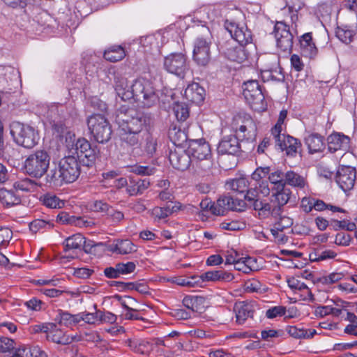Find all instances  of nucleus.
<instances>
[{"instance_id":"f257e3e1","label":"nucleus","mask_w":357,"mask_h":357,"mask_svg":"<svg viewBox=\"0 0 357 357\" xmlns=\"http://www.w3.org/2000/svg\"><path fill=\"white\" fill-rule=\"evenodd\" d=\"M115 90L121 100L134 99L144 107L155 105L159 99L153 81L145 77L136 79L130 86L126 78L117 77L115 81Z\"/></svg>"},{"instance_id":"f03ea898","label":"nucleus","mask_w":357,"mask_h":357,"mask_svg":"<svg viewBox=\"0 0 357 357\" xmlns=\"http://www.w3.org/2000/svg\"><path fill=\"white\" fill-rule=\"evenodd\" d=\"M151 119L149 115L136 111L134 109L121 108L116 117L119 129L123 131H135L140 133L150 126Z\"/></svg>"},{"instance_id":"7ed1b4c3","label":"nucleus","mask_w":357,"mask_h":357,"mask_svg":"<svg viewBox=\"0 0 357 357\" xmlns=\"http://www.w3.org/2000/svg\"><path fill=\"white\" fill-rule=\"evenodd\" d=\"M50 157L47 151H36L30 154L24 160V169L31 177L41 178L47 171Z\"/></svg>"},{"instance_id":"20e7f679","label":"nucleus","mask_w":357,"mask_h":357,"mask_svg":"<svg viewBox=\"0 0 357 357\" xmlns=\"http://www.w3.org/2000/svg\"><path fill=\"white\" fill-rule=\"evenodd\" d=\"M86 123L91 137L97 142L104 144L111 139L112 127L105 116L93 114L88 117Z\"/></svg>"},{"instance_id":"39448f33","label":"nucleus","mask_w":357,"mask_h":357,"mask_svg":"<svg viewBox=\"0 0 357 357\" xmlns=\"http://www.w3.org/2000/svg\"><path fill=\"white\" fill-rule=\"evenodd\" d=\"M10 134L16 144L26 149L33 148L39 140L38 133L34 128L20 122L12 124Z\"/></svg>"},{"instance_id":"423d86ee","label":"nucleus","mask_w":357,"mask_h":357,"mask_svg":"<svg viewBox=\"0 0 357 357\" xmlns=\"http://www.w3.org/2000/svg\"><path fill=\"white\" fill-rule=\"evenodd\" d=\"M243 96L252 109L261 112L266 109L264 95L257 80H249L243 84Z\"/></svg>"},{"instance_id":"0eeeda50","label":"nucleus","mask_w":357,"mask_h":357,"mask_svg":"<svg viewBox=\"0 0 357 357\" xmlns=\"http://www.w3.org/2000/svg\"><path fill=\"white\" fill-rule=\"evenodd\" d=\"M270 171V167H260L255 169L251 176L252 180L255 181V183L251 184V188L248 190L245 197L254 199L258 195H269L271 189L268 186V182L264 178L268 176Z\"/></svg>"},{"instance_id":"6e6552de","label":"nucleus","mask_w":357,"mask_h":357,"mask_svg":"<svg viewBox=\"0 0 357 357\" xmlns=\"http://www.w3.org/2000/svg\"><path fill=\"white\" fill-rule=\"evenodd\" d=\"M187 149L191 158L206 162V164L204 167L202 166H200V167L204 170L211 167L212 162L210 160L211 156V147L204 139H190Z\"/></svg>"},{"instance_id":"1a4fd4ad","label":"nucleus","mask_w":357,"mask_h":357,"mask_svg":"<svg viewBox=\"0 0 357 357\" xmlns=\"http://www.w3.org/2000/svg\"><path fill=\"white\" fill-rule=\"evenodd\" d=\"M206 35L198 37L194 43L193 59L199 65L206 66L211 60L210 45L211 36L208 29H205Z\"/></svg>"},{"instance_id":"9d476101","label":"nucleus","mask_w":357,"mask_h":357,"mask_svg":"<svg viewBox=\"0 0 357 357\" xmlns=\"http://www.w3.org/2000/svg\"><path fill=\"white\" fill-rule=\"evenodd\" d=\"M164 68L169 73L183 78L189 71L187 56L183 53H172L164 59Z\"/></svg>"},{"instance_id":"9b49d317","label":"nucleus","mask_w":357,"mask_h":357,"mask_svg":"<svg viewBox=\"0 0 357 357\" xmlns=\"http://www.w3.org/2000/svg\"><path fill=\"white\" fill-rule=\"evenodd\" d=\"M73 154L77 155L84 165L91 166L96 158V151L91 146V143L85 138H79L72 149Z\"/></svg>"},{"instance_id":"f8f14e48","label":"nucleus","mask_w":357,"mask_h":357,"mask_svg":"<svg viewBox=\"0 0 357 357\" xmlns=\"http://www.w3.org/2000/svg\"><path fill=\"white\" fill-rule=\"evenodd\" d=\"M236 123L239 126L235 127L237 137L246 140H254L257 135V126L249 115L238 116L235 118Z\"/></svg>"},{"instance_id":"ddd939ff","label":"nucleus","mask_w":357,"mask_h":357,"mask_svg":"<svg viewBox=\"0 0 357 357\" xmlns=\"http://www.w3.org/2000/svg\"><path fill=\"white\" fill-rule=\"evenodd\" d=\"M277 46L284 52H290L293 47V35L283 22H277L274 27Z\"/></svg>"},{"instance_id":"4468645a","label":"nucleus","mask_w":357,"mask_h":357,"mask_svg":"<svg viewBox=\"0 0 357 357\" xmlns=\"http://www.w3.org/2000/svg\"><path fill=\"white\" fill-rule=\"evenodd\" d=\"M356 178V169L350 166L340 167L335 176L336 183L344 192L354 188Z\"/></svg>"},{"instance_id":"2eb2a0df","label":"nucleus","mask_w":357,"mask_h":357,"mask_svg":"<svg viewBox=\"0 0 357 357\" xmlns=\"http://www.w3.org/2000/svg\"><path fill=\"white\" fill-rule=\"evenodd\" d=\"M59 166L63 172L66 183H73L80 174L79 165L75 156H68L62 159Z\"/></svg>"},{"instance_id":"dca6fc26","label":"nucleus","mask_w":357,"mask_h":357,"mask_svg":"<svg viewBox=\"0 0 357 357\" xmlns=\"http://www.w3.org/2000/svg\"><path fill=\"white\" fill-rule=\"evenodd\" d=\"M275 146H278L282 151H285L287 155L294 157L298 152L301 149L300 142L289 135L279 133L274 135Z\"/></svg>"},{"instance_id":"f3484780","label":"nucleus","mask_w":357,"mask_h":357,"mask_svg":"<svg viewBox=\"0 0 357 357\" xmlns=\"http://www.w3.org/2000/svg\"><path fill=\"white\" fill-rule=\"evenodd\" d=\"M265 197L266 196L262 195H258L254 199L248 197H245V199L251 203L255 211H259V215L260 217L264 218L271 215L272 216L277 218L278 215H280V208H276L275 206L272 207L270 203L264 201L262 198Z\"/></svg>"},{"instance_id":"a211bd4d","label":"nucleus","mask_w":357,"mask_h":357,"mask_svg":"<svg viewBox=\"0 0 357 357\" xmlns=\"http://www.w3.org/2000/svg\"><path fill=\"white\" fill-rule=\"evenodd\" d=\"M169 159L173 167L181 171L187 169L191 161V157L190 154H188V149L184 151L181 148L171 151Z\"/></svg>"},{"instance_id":"6ab92c4d","label":"nucleus","mask_w":357,"mask_h":357,"mask_svg":"<svg viewBox=\"0 0 357 357\" xmlns=\"http://www.w3.org/2000/svg\"><path fill=\"white\" fill-rule=\"evenodd\" d=\"M217 151L220 155H237L241 151L238 137L234 135L224 137L219 142Z\"/></svg>"},{"instance_id":"aec40b11","label":"nucleus","mask_w":357,"mask_h":357,"mask_svg":"<svg viewBox=\"0 0 357 357\" xmlns=\"http://www.w3.org/2000/svg\"><path fill=\"white\" fill-rule=\"evenodd\" d=\"M232 38L241 45H246L251 43V32L244 26H239L235 23H230L226 26Z\"/></svg>"},{"instance_id":"412c9836","label":"nucleus","mask_w":357,"mask_h":357,"mask_svg":"<svg viewBox=\"0 0 357 357\" xmlns=\"http://www.w3.org/2000/svg\"><path fill=\"white\" fill-rule=\"evenodd\" d=\"M327 142L329 151L334 153L339 150L347 151L349 148L350 138L344 134L335 132L328 137Z\"/></svg>"},{"instance_id":"4be33fe9","label":"nucleus","mask_w":357,"mask_h":357,"mask_svg":"<svg viewBox=\"0 0 357 357\" xmlns=\"http://www.w3.org/2000/svg\"><path fill=\"white\" fill-rule=\"evenodd\" d=\"M93 246L92 241L86 242L85 238L82 234H76L66 238L64 251L68 252L73 250H81L83 248L86 252H88L89 248H91Z\"/></svg>"},{"instance_id":"5701e85b","label":"nucleus","mask_w":357,"mask_h":357,"mask_svg":"<svg viewBox=\"0 0 357 357\" xmlns=\"http://www.w3.org/2000/svg\"><path fill=\"white\" fill-rule=\"evenodd\" d=\"M184 96L189 101L199 104L204 100L205 90L198 83L193 82L186 87Z\"/></svg>"},{"instance_id":"b1692460","label":"nucleus","mask_w":357,"mask_h":357,"mask_svg":"<svg viewBox=\"0 0 357 357\" xmlns=\"http://www.w3.org/2000/svg\"><path fill=\"white\" fill-rule=\"evenodd\" d=\"M149 185L150 181L148 178L140 179L130 177L126 190L130 196H137L142 195Z\"/></svg>"},{"instance_id":"393cba45","label":"nucleus","mask_w":357,"mask_h":357,"mask_svg":"<svg viewBox=\"0 0 357 357\" xmlns=\"http://www.w3.org/2000/svg\"><path fill=\"white\" fill-rule=\"evenodd\" d=\"M229 47L227 48L225 52L228 59L237 63H242L247 59L248 54L243 45L229 44Z\"/></svg>"},{"instance_id":"a878e982","label":"nucleus","mask_w":357,"mask_h":357,"mask_svg":"<svg viewBox=\"0 0 357 357\" xmlns=\"http://www.w3.org/2000/svg\"><path fill=\"white\" fill-rule=\"evenodd\" d=\"M234 310L238 324H243L248 317H252L253 315L252 306L245 302L235 303Z\"/></svg>"},{"instance_id":"bb28decb","label":"nucleus","mask_w":357,"mask_h":357,"mask_svg":"<svg viewBox=\"0 0 357 357\" xmlns=\"http://www.w3.org/2000/svg\"><path fill=\"white\" fill-rule=\"evenodd\" d=\"M169 137L173 144L178 148L188 146L189 140L187 134L184 130H182L176 126L169 129Z\"/></svg>"},{"instance_id":"cd10ccee","label":"nucleus","mask_w":357,"mask_h":357,"mask_svg":"<svg viewBox=\"0 0 357 357\" xmlns=\"http://www.w3.org/2000/svg\"><path fill=\"white\" fill-rule=\"evenodd\" d=\"M217 17V11L211 7L201 8L195 13L194 18L205 26L208 22L215 21Z\"/></svg>"},{"instance_id":"c85d7f7f","label":"nucleus","mask_w":357,"mask_h":357,"mask_svg":"<svg viewBox=\"0 0 357 357\" xmlns=\"http://www.w3.org/2000/svg\"><path fill=\"white\" fill-rule=\"evenodd\" d=\"M301 47L303 53L310 58H313L317 55V49L312 42V37L310 33L303 35L300 40Z\"/></svg>"},{"instance_id":"c756f323","label":"nucleus","mask_w":357,"mask_h":357,"mask_svg":"<svg viewBox=\"0 0 357 357\" xmlns=\"http://www.w3.org/2000/svg\"><path fill=\"white\" fill-rule=\"evenodd\" d=\"M0 201L6 207H10L20 204L21 198L13 190L1 188Z\"/></svg>"},{"instance_id":"7c9ffc66","label":"nucleus","mask_w":357,"mask_h":357,"mask_svg":"<svg viewBox=\"0 0 357 357\" xmlns=\"http://www.w3.org/2000/svg\"><path fill=\"white\" fill-rule=\"evenodd\" d=\"M103 56L107 61L117 62L126 56V52L122 46L114 45L105 50Z\"/></svg>"},{"instance_id":"2f4dec72","label":"nucleus","mask_w":357,"mask_h":357,"mask_svg":"<svg viewBox=\"0 0 357 357\" xmlns=\"http://www.w3.org/2000/svg\"><path fill=\"white\" fill-rule=\"evenodd\" d=\"M305 144L310 153L321 152L324 149V138L318 134H311L305 138Z\"/></svg>"},{"instance_id":"473e14b6","label":"nucleus","mask_w":357,"mask_h":357,"mask_svg":"<svg viewBox=\"0 0 357 357\" xmlns=\"http://www.w3.org/2000/svg\"><path fill=\"white\" fill-rule=\"evenodd\" d=\"M205 281H231L234 277L230 273L222 270H213L203 273Z\"/></svg>"},{"instance_id":"72a5a7b5","label":"nucleus","mask_w":357,"mask_h":357,"mask_svg":"<svg viewBox=\"0 0 357 357\" xmlns=\"http://www.w3.org/2000/svg\"><path fill=\"white\" fill-rule=\"evenodd\" d=\"M289 199V190L283 188L282 190L275 189L272 191V196L271 202L275 204L276 208H280V213L281 208L284 206Z\"/></svg>"},{"instance_id":"f704fd0d","label":"nucleus","mask_w":357,"mask_h":357,"mask_svg":"<svg viewBox=\"0 0 357 357\" xmlns=\"http://www.w3.org/2000/svg\"><path fill=\"white\" fill-rule=\"evenodd\" d=\"M355 35L356 29L347 25L337 26L335 29L336 37L345 44L352 42Z\"/></svg>"},{"instance_id":"c9c22d12","label":"nucleus","mask_w":357,"mask_h":357,"mask_svg":"<svg viewBox=\"0 0 357 357\" xmlns=\"http://www.w3.org/2000/svg\"><path fill=\"white\" fill-rule=\"evenodd\" d=\"M46 180L50 185L54 188L60 187L66 183L65 178L59 165L58 167L50 169L47 174Z\"/></svg>"},{"instance_id":"e433bc0d","label":"nucleus","mask_w":357,"mask_h":357,"mask_svg":"<svg viewBox=\"0 0 357 357\" xmlns=\"http://www.w3.org/2000/svg\"><path fill=\"white\" fill-rule=\"evenodd\" d=\"M46 337L48 340L63 345L69 344L74 340L73 337L66 336L61 330L58 329L56 325L52 332L47 335Z\"/></svg>"},{"instance_id":"4c0bfd02","label":"nucleus","mask_w":357,"mask_h":357,"mask_svg":"<svg viewBox=\"0 0 357 357\" xmlns=\"http://www.w3.org/2000/svg\"><path fill=\"white\" fill-rule=\"evenodd\" d=\"M269 182L273 185L271 190L274 191L275 189L282 190L285 187V173L280 169H275L273 172L270 171L268 174Z\"/></svg>"},{"instance_id":"58836bf2","label":"nucleus","mask_w":357,"mask_h":357,"mask_svg":"<svg viewBox=\"0 0 357 357\" xmlns=\"http://www.w3.org/2000/svg\"><path fill=\"white\" fill-rule=\"evenodd\" d=\"M286 185L302 189L305 186L306 181L303 176L290 170L285 173V185Z\"/></svg>"},{"instance_id":"ea45409f","label":"nucleus","mask_w":357,"mask_h":357,"mask_svg":"<svg viewBox=\"0 0 357 357\" xmlns=\"http://www.w3.org/2000/svg\"><path fill=\"white\" fill-rule=\"evenodd\" d=\"M279 219L275 222L273 228L271 229V234L275 237H278L280 232H282L284 229L291 227L293 225V220L286 215H279Z\"/></svg>"},{"instance_id":"a19ab883","label":"nucleus","mask_w":357,"mask_h":357,"mask_svg":"<svg viewBox=\"0 0 357 357\" xmlns=\"http://www.w3.org/2000/svg\"><path fill=\"white\" fill-rule=\"evenodd\" d=\"M79 314H71L67 312L59 310L55 321L60 325L70 327L78 324Z\"/></svg>"},{"instance_id":"79ce46f5","label":"nucleus","mask_w":357,"mask_h":357,"mask_svg":"<svg viewBox=\"0 0 357 357\" xmlns=\"http://www.w3.org/2000/svg\"><path fill=\"white\" fill-rule=\"evenodd\" d=\"M287 282L288 286L291 289L298 291H306L307 298H305L304 300H307L309 301H314V295L312 294V291L309 289L308 287L304 282H301L300 280L294 277L288 278Z\"/></svg>"},{"instance_id":"37998d69","label":"nucleus","mask_w":357,"mask_h":357,"mask_svg":"<svg viewBox=\"0 0 357 357\" xmlns=\"http://www.w3.org/2000/svg\"><path fill=\"white\" fill-rule=\"evenodd\" d=\"M286 331L290 336L297 339L312 337L316 333L315 330L309 331L308 332L307 330L304 328L297 326H288L286 328Z\"/></svg>"},{"instance_id":"c03bdc74","label":"nucleus","mask_w":357,"mask_h":357,"mask_svg":"<svg viewBox=\"0 0 357 357\" xmlns=\"http://www.w3.org/2000/svg\"><path fill=\"white\" fill-rule=\"evenodd\" d=\"M248 185L249 182L243 177L232 179L226 183L227 189L239 193L248 192L249 190L248 189Z\"/></svg>"},{"instance_id":"a18cd8bd","label":"nucleus","mask_w":357,"mask_h":357,"mask_svg":"<svg viewBox=\"0 0 357 357\" xmlns=\"http://www.w3.org/2000/svg\"><path fill=\"white\" fill-rule=\"evenodd\" d=\"M232 197L224 196L219 198L215 203V208H213V215H223L226 210H231Z\"/></svg>"},{"instance_id":"49530a36","label":"nucleus","mask_w":357,"mask_h":357,"mask_svg":"<svg viewBox=\"0 0 357 357\" xmlns=\"http://www.w3.org/2000/svg\"><path fill=\"white\" fill-rule=\"evenodd\" d=\"M139 134L135 131H123L120 130V139L127 146H138L140 143Z\"/></svg>"},{"instance_id":"de8ad7c7","label":"nucleus","mask_w":357,"mask_h":357,"mask_svg":"<svg viewBox=\"0 0 357 357\" xmlns=\"http://www.w3.org/2000/svg\"><path fill=\"white\" fill-rule=\"evenodd\" d=\"M13 187L15 192H33L36 188V183L29 178H25L15 181Z\"/></svg>"},{"instance_id":"09e8293b","label":"nucleus","mask_w":357,"mask_h":357,"mask_svg":"<svg viewBox=\"0 0 357 357\" xmlns=\"http://www.w3.org/2000/svg\"><path fill=\"white\" fill-rule=\"evenodd\" d=\"M115 250L121 255H127L137 251V246L129 239L121 240L117 242Z\"/></svg>"},{"instance_id":"8fccbe9b","label":"nucleus","mask_w":357,"mask_h":357,"mask_svg":"<svg viewBox=\"0 0 357 357\" xmlns=\"http://www.w3.org/2000/svg\"><path fill=\"white\" fill-rule=\"evenodd\" d=\"M43 204L50 208H61L64 206L63 200L52 194H46L42 198Z\"/></svg>"},{"instance_id":"3c124183","label":"nucleus","mask_w":357,"mask_h":357,"mask_svg":"<svg viewBox=\"0 0 357 357\" xmlns=\"http://www.w3.org/2000/svg\"><path fill=\"white\" fill-rule=\"evenodd\" d=\"M173 111L176 118L179 121H185L189 116V109L185 103L175 102Z\"/></svg>"},{"instance_id":"603ef678","label":"nucleus","mask_w":357,"mask_h":357,"mask_svg":"<svg viewBox=\"0 0 357 357\" xmlns=\"http://www.w3.org/2000/svg\"><path fill=\"white\" fill-rule=\"evenodd\" d=\"M204 298L202 296H185L183 300V303L185 307L191 312H197L199 310L198 305L202 304Z\"/></svg>"},{"instance_id":"864d4df0","label":"nucleus","mask_w":357,"mask_h":357,"mask_svg":"<svg viewBox=\"0 0 357 357\" xmlns=\"http://www.w3.org/2000/svg\"><path fill=\"white\" fill-rule=\"evenodd\" d=\"M174 206L168 204L163 207H155L152 210V215L158 220L165 219L174 212Z\"/></svg>"},{"instance_id":"5fc2aeb1","label":"nucleus","mask_w":357,"mask_h":357,"mask_svg":"<svg viewBox=\"0 0 357 357\" xmlns=\"http://www.w3.org/2000/svg\"><path fill=\"white\" fill-rule=\"evenodd\" d=\"M245 227V222L237 220H226L220 224V228H222V229L229 231L241 230L244 229Z\"/></svg>"},{"instance_id":"6e6d98bb","label":"nucleus","mask_w":357,"mask_h":357,"mask_svg":"<svg viewBox=\"0 0 357 357\" xmlns=\"http://www.w3.org/2000/svg\"><path fill=\"white\" fill-rule=\"evenodd\" d=\"M244 289L247 292H261L264 290L262 284L256 279H251L244 284Z\"/></svg>"},{"instance_id":"4d7b16f0","label":"nucleus","mask_w":357,"mask_h":357,"mask_svg":"<svg viewBox=\"0 0 357 357\" xmlns=\"http://www.w3.org/2000/svg\"><path fill=\"white\" fill-rule=\"evenodd\" d=\"M130 172L137 175H151L154 173V168L148 166L133 165L127 167Z\"/></svg>"},{"instance_id":"13d9d810","label":"nucleus","mask_w":357,"mask_h":357,"mask_svg":"<svg viewBox=\"0 0 357 357\" xmlns=\"http://www.w3.org/2000/svg\"><path fill=\"white\" fill-rule=\"evenodd\" d=\"M286 307L278 305L268 309L266 312V317L268 319H274L278 317L284 316L286 314Z\"/></svg>"},{"instance_id":"bf43d9fd","label":"nucleus","mask_w":357,"mask_h":357,"mask_svg":"<svg viewBox=\"0 0 357 357\" xmlns=\"http://www.w3.org/2000/svg\"><path fill=\"white\" fill-rule=\"evenodd\" d=\"M15 342L13 340L8 337H1L0 338V352L1 353H6L8 352L10 354H12V351L14 349Z\"/></svg>"},{"instance_id":"052dcab7","label":"nucleus","mask_w":357,"mask_h":357,"mask_svg":"<svg viewBox=\"0 0 357 357\" xmlns=\"http://www.w3.org/2000/svg\"><path fill=\"white\" fill-rule=\"evenodd\" d=\"M287 111L286 109H282L280 112V115L277 121V123L275 126L271 129V134L273 136L278 135L281 133L282 128V126L284 123V119L287 118Z\"/></svg>"},{"instance_id":"680f3d73","label":"nucleus","mask_w":357,"mask_h":357,"mask_svg":"<svg viewBox=\"0 0 357 357\" xmlns=\"http://www.w3.org/2000/svg\"><path fill=\"white\" fill-rule=\"evenodd\" d=\"M78 314V323H79L81 321H84L85 323L89 324H95L98 321V311H96L95 313L88 312Z\"/></svg>"},{"instance_id":"e2e57ef3","label":"nucleus","mask_w":357,"mask_h":357,"mask_svg":"<svg viewBox=\"0 0 357 357\" xmlns=\"http://www.w3.org/2000/svg\"><path fill=\"white\" fill-rule=\"evenodd\" d=\"M91 210L95 212H106L109 209V205L101 200H96L89 203Z\"/></svg>"},{"instance_id":"0e129e2a","label":"nucleus","mask_w":357,"mask_h":357,"mask_svg":"<svg viewBox=\"0 0 357 357\" xmlns=\"http://www.w3.org/2000/svg\"><path fill=\"white\" fill-rule=\"evenodd\" d=\"M117 266L120 275L131 273L134 272L136 268V265L132 261H128L127 263H118Z\"/></svg>"},{"instance_id":"69168bd1","label":"nucleus","mask_w":357,"mask_h":357,"mask_svg":"<svg viewBox=\"0 0 357 357\" xmlns=\"http://www.w3.org/2000/svg\"><path fill=\"white\" fill-rule=\"evenodd\" d=\"M93 269L86 267L74 268L73 275L82 279L89 278L93 273Z\"/></svg>"},{"instance_id":"338daca9","label":"nucleus","mask_w":357,"mask_h":357,"mask_svg":"<svg viewBox=\"0 0 357 357\" xmlns=\"http://www.w3.org/2000/svg\"><path fill=\"white\" fill-rule=\"evenodd\" d=\"M245 266L248 268V272L257 271L261 269V266L258 264L257 259L255 257H245Z\"/></svg>"},{"instance_id":"774afa93","label":"nucleus","mask_w":357,"mask_h":357,"mask_svg":"<svg viewBox=\"0 0 357 357\" xmlns=\"http://www.w3.org/2000/svg\"><path fill=\"white\" fill-rule=\"evenodd\" d=\"M351 239L350 235L344 232H340L336 235L335 243L338 245L347 246L349 245Z\"/></svg>"}]
</instances>
